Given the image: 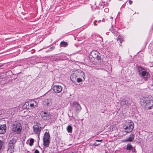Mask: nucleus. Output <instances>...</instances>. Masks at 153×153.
<instances>
[{"label":"nucleus","mask_w":153,"mask_h":153,"mask_svg":"<svg viewBox=\"0 0 153 153\" xmlns=\"http://www.w3.org/2000/svg\"><path fill=\"white\" fill-rule=\"evenodd\" d=\"M153 97L150 95H146L142 99L144 103H145L148 109H151L153 108Z\"/></svg>","instance_id":"nucleus-1"},{"label":"nucleus","mask_w":153,"mask_h":153,"mask_svg":"<svg viewBox=\"0 0 153 153\" xmlns=\"http://www.w3.org/2000/svg\"><path fill=\"white\" fill-rule=\"evenodd\" d=\"M22 126L20 123L15 122L12 128V132L15 134H19L21 131Z\"/></svg>","instance_id":"nucleus-2"},{"label":"nucleus","mask_w":153,"mask_h":153,"mask_svg":"<svg viewBox=\"0 0 153 153\" xmlns=\"http://www.w3.org/2000/svg\"><path fill=\"white\" fill-rule=\"evenodd\" d=\"M17 140L16 138H12L9 140L8 144V151L11 153L14 152L15 149V144L17 142Z\"/></svg>","instance_id":"nucleus-3"},{"label":"nucleus","mask_w":153,"mask_h":153,"mask_svg":"<svg viewBox=\"0 0 153 153\" xmlns=\"http://www.w3.org/2000/svg\"><path fill=\"white\" fill-rule=\"evenodd\" d=\"M138 70L140 76L142 77L143 79L146 81L148 78H149L150 76V74L148 72L145 71L144 69L141 67H139Z\"/></svg>","instance_id":"nucleus-4"},{"label":"nucleus","mask_w":153,"mask_h":153,"mask_svg":"<svg viewBox=\"0 0 153 153\" xmlns=\"http://www.w3.org/2000/svg\"><path fill=\"white\" fill-rule=\"evenodd\" d=\"M43 145L46 147H48L50 143V135L49 132H46L43 137Z\"/></svg>","instance_id":"nucleus-5"},{"label":"nucleus","mask_w":153,"mask_h":153,"mask_svg":"<svg viewBox=\"0 0 153 153\" xmlns=\"http://www.w3.org/2000/svg\"><path fill=\"white\" fill-rule=\"evenodd\" d=\"M40 124L36 122V124L33 126V131L35 134L37 135L38 137H39L41 131L42 129V127L40 126Z\"/></svg>","instance_id":"nucleus-6"},{"label":"nucleus","mask_w":153,"mask_h":153,"mask_svg":"<svg viewBox=\"0 0 153 153\" xmlns=\"http://www.w3.org/2000/svg\"><path fill=\"white\" fill-rule=\"evenodd\" d=\"M134 123L132 122L129 123L127 126L126 125L123 126V129L126 133H129L133 129Z\"/></svg>","instance_id":"nucleus-7"},{"label":"nucleus","mask_w":153,"mask_h":153,"mask_svg":"<svg viewBox=\"0 0 153 153\" xmlns=\"http://www.w3.org/2000/svg\"><path fill=\"white\" fill-rule=\"evenodd\" d=\"M41 115L43 119L47 120L50 119L52 117L50 113L43 111L41 112Z\"/></svg>","instance_id":"nucleus-8"},{"label":"nucleus","mask_w":153,"mask_h":153,"mask_svg":"<svg viewBox=\"0 0 153 153\" xmlns=\"http://www.w3.org/2000/svg\"><path fill=\"white\" fill-rule=\"evenodd\" d=\"M131 102V100L129 98H124L121 100L120 104L122 106L126 105L128 106L130 105Z\"/></svg>","instance_id":"nucleus-9"},{"label":"nucleus","mask_w":153,"mask_h":153,"mask_svg":"<svg viewBox=\"0 0 153 153\" xmlns=\"http://www.w3.org/2000/svg\"><path fill=\"white\" fill-rule=\"evenodd\" d=\"M53 91L55 93H58L61 92L62 90V87L59 85H55L53 87Z\"/></svg>","instance_id":"nucleus-10"},{"label":"nucleus","mask_w":153,"mask_h":153,"mask_svg":"<svg viewBox=\"0 0 153 153\" xmlns=\"http://www.w3.org/2000/svg\"><path fill=\"white\" fill-rule=\"evenodd\" d=\"M99 52L98 51L96 50H94L91 52L90 56V58H92L93 59L96 58V56H97V55H98Z\"/></svg>","instance_id":"nucleus-11"},{"label":"nucleus","mask_w":153,"mask_h":153,"mask_svg":"<svg viewBox=\"0 0 153 153\" xmlns=\"http://www.w3.org/2000/svg\"><path fill=\"white\" fill-rule=\"evenodd\" d=\"M6 126L5 124L0 125V134L4 133L6 131Z\"/></svg>","instance_id":"nucleus-12"},{"label":"nucleus","mask_w":153,"mask_h":153,"mask_svg":"<svg viewBox=\"0 0 153 153\" xmlns=\"http://www.w3.org/2000/svg\"><path fill=\"white\" fill-rule=\"evenodd\" d=\"M43 104L45 105L48 106H51L52 104L51 99H45L43 102Z\"/></svg>","instance_id":"nucleus-13"},{"label":"nucleus","mask_w":153,"mask_h":153,"mask_svg":"<svg viewBox=\"0 0 153 153\" xmlns=\"http://www.w3.org/2000/svg\"><path fill=\"white\" fill-rule=\"evenodd\" d=\"M77 74H78L77 75L79 76V77L82 78L83 79L85 80V75L82 71L80 70H77Z\"/></svg>","instance_id":"nucleus-14"},{"label":"nucleus","mask_w":153,"mask_h":153,"mask_svg":"<svg viewBox=\"0 0 153 153\" xmlns=\"http://www.w3.org/2000/svg\"><path fill=\"white\" fill-rule=\"evenodd\" d=\"M37 105V103L35 100L30 101V106L31 108L36 107Z\"/></svg>","instance_id":"nucleus-15"},{"label":"nucleus","mask_w":153,"mask_h":153,"mask_svg":"<svg viewBox=\"0 0 153 153\" xmlns=\"http://www.w3.org/2000/svg\"><path fill=\"white\" fill-rule=\"evenodd\" d=\"M70 79L71 81L74 83L76 82V75L75 74H73L70 76Z\"/></svg>","instance_id":"nucleus-16"},{"label":"nucleus","mask_w":153,"mask_h":153,"mask_svg":"<svg viewBox=\"0 0 153 153\" xmlns=\"http://www.w3.org/2000/svg\"><path fill=\"white\" fill-rule=\"evenodd\" d=\"M134 134H131L128 138L126 140L127 142H130L132 141L134 139Z\"/></svg>","instance_id":"nucleus-17"},{"label":"nucleus","mask_w":153,"mask_h":153,"mask_svg":"<svg viewBox=\"0 0 153 153\" xmlns=\"http://www.w3.org/2000/svg\"><path fill=\"white\" fill-rule=\"evenodd\" d=\"M68 45V43L67 42L65 41H62L60 43V47H65Z\"/></svg>","instance_id":"nucleus-18"},{"label":"nucleus","mask_w":153,"mask_h":153,"mask_svg":"<svg viewBox=\"0 0 153 153\" xmlns=\"http://www.w3.org/2000/svg\"><path fill=\"white\" fill-rule=\"evenodd\" d=\"M117 41H119L120 43V45H121V43L123 41V39L121 37V36L120 35H119L117 39Z\"/></svg>","instance_id":"nucleus-19"},{"label":"nucleus","mask_w":153,"mask_h":153,"mask_svg":"<svg viewBox=\"0 0 153 153\" xmlns=\"http://www.w3.org/2000/svg\"><path fill=\"white\" fill-rule=\"evenodd\" d=\"M67 129L68 132L71 133L72 132V127L71 126L68 125L67 128Z\"/></svg>","instance_id":"nucleus-20"},{"label":"nucleus","mask_w":153,"mask_h":153,"mask_svg":"<svg viewBox=\"0 0 153 153\" xmlns=\"http://www.w3.org/2000/svg\"><path fill=\"white\" fill-rule=\"evenodd\" d=\"M132 146L130 143H128L127 144L126 149L127 150H131L133 148Z\"/></svg>","instance_id":"nucleus-21"},{"label":"nucleus","mask_w":153,"mask_h":153,"mask_svg":"<svg viewBox=\"0 0 153 153\" xmlns=\"http://www.w3.org/2000/svg\"><path fill=\"white\" fill-rule=\"evenodd\" d=\"M24 106L26 107V108H29L30 106V101L25 102L24 105Z\"/></svg>","instance_id":"nucleus-22"},{"label":"nucleus","mask_w":153,"mask_h":153,"mask_svg":"<svg viewBox=\"0 0 153 153\" xmlns=\"http://www.w3.org/2000/svg\"><path fill=\"white\" fill-rule=\"evenodd\" d=\"M34 142V140L33 139L31 138L30 140V143L29 145L30 146H32Z\"/></svg>","instance_id":"nucleus-23"},{"label":"nucleus","mask_w":153,"mask_h":153,"mask_svg":"<svg viewBox=\"0 0 153 153\" xmlns=\"http://www.w3.org/2000/svg\"><path fill=\"white\" fill-rule=\"evenodd\" d=\"M101 58L100 56H99L98 55H97V56H96V58H95L94 59L92 60L93 61L94 60L96 59L98 61H99L100 60H101Z\"/></svg>","instance_id":"nucleus-24"},{"label":"nucleus","mask_w":153,"mask_h":153,"mask_svg":"<svg viewBox=\"0 0 153 153\" xmlns=\"http://www.w3.org/2000/svg\"><path fill=\"white\" fill-rule=\"evenodd\" d=\"M4 143L2 140H0V151Z\"/></svg>","instance_id":"nucleus-25"},{"label":"nucleus","mask_w":153,"mask_h":153,"mask_svg":"<svg viewBox=\"0 0 153 153\" xmlns=\"http://www.w3.org/2000/svg\"><path fill=\"white\" fill-rule=\"evenodd\" d=\"M112 32L114 34V35H116V36H117L118 32L115 30H112Z\"/></svg>","instance_id":"nucleus-26"},{"label":"nucleus","mask_w":153,"mask_h":153,"mask_svg":"<svg viewBox=\"0 0 153 153\" xmlns=\"http://www.w3.org/2000/svg\"><path fill=\"white\" fill-rule=\"evenodd\" d=\"M81 109V107L80 105L77 103V110L80 111Z\"/></svg>","instance_id":"nucleus-27"},{"label":"nucleus","mask_w":153,"mask_h":153,"mask_svg":"<svg viewBox=\"0 0 153 153\" xmlns=\"http://www.w3.org/2000/svg\"><path fill=\"white\" fill-rule=\"evenodd\" d=\"M82 78H79L77 79V82H79L82 81Z\"/></svg>","instance_id":"nucleus-28"},{"label":"nucleus","mask_w":153,"mask_h":153,"mask_svg":"<svg viewBox=\"0 0 153 153\" xmlns=\"http://www.w3.org/2000/svg\"><path fill=\"white\" fill-rule=\"evenodd\" d=\"M54 48H55V47L54 46H53V47H51L50 49V50L49 51H48L47 52L51 51V50H53L54 49Z\"/></svg>","instance_id":"nucleus-29"},{"label":"nucleus","mask_w":153,"mask_h":153,"mask_svg":"<svg viewBox=\"0 0 153 153\" xmlns=\"http://www.w3.org/2000/svg\"><path fill=\"white\" fill-rule=\"evenodd\" d=\"M131 150L132 152H136L135 148H133Z\"/></svg>","instance_id":"nucleus-30"},{"label":"nucleus","mask_w":153,"mask_h":153,"mask_svg":"<svg viewBox=\"0 0 153 153\" xmlns=\"http://www.w3.org/2000/svg\"><path fill=\"white\" fill-rule=\"evenodd\" d=\"M100 144V143H97L96 142H95L93 144V146H98V145H99V144Z\"/></svg>","instance_id":"nucleus-31"},{"label":"nucleus","mask_w":153,"mask_h":153,"mask_svg":"<svg viewBox=\"0 0 153 153\" xmlns=\"http://www.w3.org/2000/svg\"><path fill=\"white\" fill-rule=\"evenodd\" d=\"M103 141L102 140H95L96 141L98 142H102Z\"/></svg>","instance_id":"nucleus-32"},{"label":"nucleus","mask_w":153,"mask_h":153,"mask_svg":"<svg viewBox=\"0 0 153 153\" xmlns=\"http://www.w3.org/2000/svg\"><path fill=\"white\" fill-rule=\"evenodd\" d=\"M34 153H39V151L38 150L36 149Z\"/></svg>","instance_id":"nucleus-33"},{"label":"nucleus","mask_w":153,"mask_h":153,"mask_svg":"<svg viewBox=\"0 0 153 153\" xmlns=\"http://www.w3.org/2000/svg\"><path fill=\"white\" fill-rule=\"evenodd\" d=\"M129 3L130 4H131L132 3V1L131 0H129Z\"/></svg>","instance_id":"nucleus-34"},{"label":"nucleus","mask_w":153,"mask_h":153,"mask_svg":"<svg viewBox=\"0 0 153 153\" xmlns=\"http://www.w3.org/2000/svg\"><path fill=\"white\" fill-rule=\"evenodd\" d=\"M105 11H108V9L107 8H106L105 9Z\"/></svg>","instance_id":"nucleus-35"},{"label":"nucleus","mask_w":153,"mask_h":153,"mask_svg":"<svg viewBox=\"0 0 153 153\" xmlns=\"http://www.w3.org/2000/svg\"><path fill=\"white\" fill-rule=\"evenodd\" d=\"M76 103V102H74L73 104V106H74V105H75Z\"/></svg>","instance_id":"nucleus-36"},{"label":"nucleus","mask_w":153,"mask_h":153,"mask_svg":"<svg viewBox=\"0 0 153 153\" xmlns=\"http://www.w3.org/2000/svg\"><path fill=\"white\" fill-rule=\"evenodd\" d=\"M74 39H75V40H76V38H74Z\"/></svg>","instance_id":"nucleus-37"},{"label":"nucleus","mask_w":153,"mask_h":153,"mask_svg":"<svg viewBox=\"0 0 153 153\" xmlns=\"http://www.w3.org/2000/svg\"><path fill=\"white\" fill-rule=\"evenodd\" d=\"M1 67V66H0V68Z\"/></svg>","instance_id":"nucleus-38"},{"label":"nucleus","mask_w":153,"mask_h":153,"mask_svg":"<svg viewBox=\"0 0 153 153\" xmlns=\"http://www.w3.org/2000/svg\"><path fill=\"white\" fill-rule=\"evenodd\" d=\"M152 86H153V84L152 85Z\"/></svg>","instance_id":"nucleus-39"}]
</instances>
